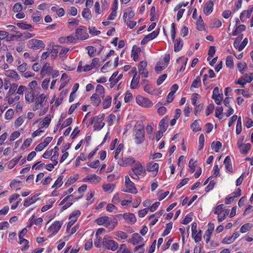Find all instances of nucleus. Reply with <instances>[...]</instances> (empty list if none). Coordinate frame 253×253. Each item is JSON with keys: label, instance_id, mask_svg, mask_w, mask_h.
<instances>
[{"label": "nucleus", "instance_id": "nucleus-22", "mask_svg": "<svg viewBox=\"0 0 253 253\" xmlns=\"http://www.w3.org/2000/svg\"><path fill=\"white\" fill-rule=\"evenodd\" d=\"M239 235L240 234L238 231L235 232L231 236L229 237V238H225L223 240H222V243L230 244L233 242L236 238H237Z\"/></svg>", "mask_w": 253, "mask_h": 253}, {"label": "nucleus", "instance_id": "nucleus-4", "mask_svg": "<svg viewBox=\"0 0 253 253\" xmlns=\"http://www.w3.org/2000/svg\"><path fill=\"white\" fill-rule=\"evenodd\" d=\"M28 46L29 48L34 50L43 49L45 47V45L42 41L35 39L29 41Z\"/></svg>", "mask_w": 253, "mask_h": 253}, {"label": "nucleus", "instance_id": "nucleus-55", "mask_svg": "<svg viewBox=\"0 0 253 253\" xmlns=\"http://www.w3.org/2000/svg\"><path fill=\"white\" fill-rule=\"evenodd\" d=\"M250 14L249 13V12H247L246 10L243 11L240 14V19L242 22H244L245 20L250 16Z\"/></svg>", "mask_w": 253, "mask_h": 253}, {"label": "nucleus", "instance_id": "nucleus-45", "mask_svg": "<svg viewBox=\"0 0 253 253\" xmlns=\"http://www.w3.org/2000/svg\"><path fill=\"white\" fill-rule=\"evenodd\" d=\"M25 100L26 101L31 103L33 102L34 100V96L33 95V91H31L30 92H28V93H26L25 94Z\"/></svg>", "mask_w": 253, "mask_h": 253}, {"label": "nucleus", "instance_id": "nucleus-54", "mask_svg": "<svg viewBox=\"0 0 253 253\" xmlns=\"http://www.w3.org/2000/svg\"><path fill=\"white\" fill-rule=\"evenodd\" d=\"M221 146V143L219 141H217L215 143L213 142L211 143V147L213 150L216 152H218L219 149Z\"/></svg>", "mask_w": 253, "mask_h": 253}, {"label": "nucleus", "instance_id": "nucleus-59", "mask_svg": "<svg viewBox=\"0 0 253 253\" xmlns=\"http://www.w3.org/2000/svg\"><path fill=\"white\" fill-rule=\"evenodd\" d=\"M172 227V222H169V223L167 224L166 228L163 233V236H165L166 235H168Z\"/></svg>", "mask_w": 253, "mask_h": 253}, {"label": "nucleus", "instance_id": "nucleus-25", "mask_svg": "<svg viewBox=\"0 0 253 253\" xmlns=\"http://www.w3.org/2000/svg\"><path fill=\"white\" fill-rule=\"evenodd\" d=\"M126 192L131 193L133 194H136L137 192L136 187L134 186V184L132 182H129L126 184Z\"/></svg>", "mask_w": 253, "mask_h": 253}, {"label": "nucleus", "instance_id": "nucleus-26", "mask_svg": "<svg viewBox=\"0 0 253 253\" xmlns=\"http://www.w3.org/2000/svg\"><path fill=\"white\" fill-rule=\"evenodd\" d=\"M213 5L212 1H209L206 3L204 8V11L205 14L208 15L212 12Z\"/></svg>", "mask_w": 253, "mask_h": 253}, {"label": "nucleus", "instance_id": "nucleus-64", "mask_svg": "<svg viewBox=\"0 0 253 253\" xmlns=\"http://www.w3.org/2000/svg\"><path fill=\"white\" fill-rule=\"evenodd\" d=\"M23 9L22 4L20 3H16L14 4L13 10L14 12H20Z\"/></svg>", "mask_w": 253, "mask_h": 253}, {"label": "nucleus", "instance_id": "nucleus-15", "mask_svg": "<svg viewBox=\"0 0 253 253\" xmlns=\"http://www.w3.org/2000/svg\"><path fill=\"white\" fill-rule=\"evenodd\" d=\"M52 139V137H46L44 141L40 143L39 144H38L35 150L36 151H41L42 150H43L45 147H46L48 144L51 142V141Z\"/></svg>", "mask_w": 253, "mask_h": 253}, {"label": "nucleus", "instance_id": "nucleus-30", "mask_svg": "<svg viewBox=\"0 0 253 253\" xmlns=\"http://www.w3.org/2000/svg\"><path fill=\"white\" fill-rule=\"evenodd\" d=\"M202 234V232L201 230H199L198 232L197 231L192 232V236L196 243H198L201 241Z\"/></svg>", "mask_w": 253, "mask_h": 253}, {"label": "nucleus", "instance_id": "nucleus-17", "mask_svg": "<svg viewBox=\"0 0 253 253\" xmlns=\"http://www.w3.org/2000/svg\"><path fill=\"white\" fill-rule=\"evenodd\" d=\"M123 217L125 220L129 224H133L136 220L135 215L131 213H124L123 214Z\"/></svg>", "mask_w": 253, "mask_h": 253}, {"label": "nucleus", "instance_id": "nucleus-7", "mask_svg": "<svg viewBox=\"0 0 253 253\" xmlns=\"http://www.w3.org/2000/svg\"><path fill=\"white\" fill-rule=\"evenodd\" d=\"M76 37L77 39H80L82 40H84L86 39L88 35L86 33L85 29H84V27L83 26H80L79 28L76 29L75 32Z\"/></svg>", "mask_w": 253, "mask_h": 253}, {"label": "nucleus", "instance_id": "nucleus-1", "mask_svg": "<svg viewBox=\"0 0 253 253\" xmlns=\"http://www.w3.org/2000/svg\"><path fill=\"white\" fill-rule=\"evenodd\" d=\"M146 174L145 169L142 165L137 162L135 166L132 168L131 170L129 172V175L133 179H138L139 176H144Z\"/></svg>", "mask_w": 253, "mask_h": 253}, {"label": "nucleus", "instance_id": "nucleus-37", "mask_svg": "<svg viewBox=\"0 0 253 253\" xmlns=\"http://www.w3.org/2000/svg\"><path fill=\"white\" fill-rule=\"evenodd\" d=\"M159 169V165L157 163H150L148 166L147 170L149 171H156L157 173Z\"/></svg>", "mask_w": 253, "mask_h": 253}, {"label": "nucleus", "instance_id": "nucleus-36", "mask_svg": "<svg viewBox=\"0 0 253 253\" xmlns=\"http://www.w3.org/2000/svg\"><path fill=\"white\" fill-rule=\"evenodd\" d=\"M85 180H87L88 181H90L91 182H94L95 181L97 182H99L100 180V178L97 176L96 174H90L87 175L85 178L84 179Z\"/></svg>", "mask_w": 253, "mask_h": 253}, {"label": "nucleus", "instance_id": "nucleus-8", "mask_svg": "<svg viewBox=\"0 0 253 253\" xmlns=\"http://www.w3.org/2000/svg\"><path fill=\"white\" fill-rule=\"evenodd\" d=\"M243 139L239 140L237 142V145L241 153L247 154L251 149V145L250 143H243Z\"/></svg>", "mask_w": 253, "mask_h": 253}, {"label": "nucleus", "instance_id": "nucleus-43", "mask_svg": "<svg viewBox=\"0 0 253 253\" xmlns=\"http://www.w3.org/2000/svg\"><path fill=\"white\" fill-rule=\"evenodd\" d=\"M51 117L50 115H47L42 122V127H47L50 123Z\"/></svg>", "mask_w": 253, "mask_h": 253}, {"label": "nucleus", "instance_id": "nucleus-19", "mask_svg": "<svg viewBox=\"0 0 253 253\" xmlns=\"http://www.w3.org/2000/svg\"><path fill=\"white\" fill-rule=\"evenodd\" d=\"M140 77L139 75H137L136 73L134 74L133 78L131 80L130 84V88L131 89H136L138 87L139 83Z\"/></svg>", "mask_w": 253, "mask_h": 253}, {"label": "nucleus", "instance_id": "nucleus-44", "mask_svg": "<svg viewBox=\"0 0 253 253\" xmlns=\"http://www.w3.org/2000/svg\"><path fill=\"white\" fill-rule=\"evenodd\" d=\"M245 29L246 26L244 25H240L233 31L232 35L233 36H236L240 34V33H241L242 32L245 31Z\"/></svg>", "mask_w": 253, "mask_h": 253}, {"label": "nucleus", "instance_id": "nucleus-42", "mask_svg": "<svg viewBox=\"0 0 253 253\" xmlns=\"http://www.w3.org/2000/svg\"><path fill=\"white\" fill-rule=\"evenodd\" d=\"M166 67V64L163 62H158L155 66V70L157 72H159L164 70Z\"/></svg>", "mask_w": 253, "mask_h": 253}, {"label": "nucleus", "instance_id": "nucleus-57", "mask_svg": "<svg viewBox=\"0 0 253 253\" xmlns=\"http://www.w3.org/2000/svg\"><path fill=\"white\" fill-rule=\"evenodd\" d=\"M236 131L237 134H240L242 131V122L241 117H239L237 120Z\"/></svg>", "mask_w": 253, "mask_h": 253}, {"label": "nucleus", "instance_id": "nucleus-32", "mask_svg": "<svg viewBox=\"0 0 253 253\" xmlns=\"http://www.w3.org/2000/svg\"><path fill=\"white\" fill-rule=\"evenodd\" d=\"M58 150H59L58 147L57 146H55L54 148V154L51 158V161L53 162L54 165H56L58 163V162L57 160L58 159V155H59Z\"/></svg>", "mask_w": 253, "mask_h": 253}, {"label": "nucleus", "instance_id": "nucleus-10", "mask_svg": "<svg viewBox=\"0 0 253 253\" xmlns=\"http://www.w3.org/2000/svg\"><path fill=\"white\" fill-rule=\"evenodd\" d=\"M147 62L146 61H141L138 65L139 73L142 77L147 78L148 77V71L146 69Z\"/></svg>", "mask_w": 253, "mask_h": 253}, {"label": "nucleus", "instance_id": "nucleus-33", "mask_svg": "<svg viewBox=\"0 0 253 253\" xmlns=\"http://www.w3.org/2000/svg\"><path fill=\"white\" fill-rule=\"evenodd\" d=\"M243 38V35L241 34L239 35L235 40L234 42V46L236 49H238L239 51H241L242 49H240V44Z\"/></svg>", "mask_w": 253, "mask_h": 253}, {"label": "nucleus", "instance_id": "nucleus-40", "mask_svg": "<svg viewBox=\"0 0 253 253\" xmlns=\"http://www.w3.org/2000/svg\"><path fill=\"white\" fill-rule=\"evenodd\" d=\"M226 66L227 68L232 69L234 67L233 57L231 56H228L226 60Z\"/></svg>", "mask_w": 253, "mask_h": 253}, {"label": "nucleus", "instance_id": "nucleus-27", "mask_svg": "<svg viewBox=\"0 0 253 253\" xmlns=\"http://www.w3.org/2000/svg\"><path fill=\"white\" fill-rule=\"evenodd\" d=\"M183 41L182 39L178 38L175 40V42L174 45V50L175 52L179 51L183 46Z\"/></svg>", "mask_w": 253, "mask_h": 253}, {"label": "nucleus", "instance_id": "nucleus-58", "mask_svg": "<svg viewBox=\"0 0 253 253\" xmlns=\"http://www.w3.org/2000/svg\"><path fill=\"white\" fill-rule=\"evenodd\" d=\"M82 15L85 19H90L91 17L90 10L87 8L84 9L82 12Z\"/></svg>", "mask_w": 253, "mask_h": 253}, {"label": "nucleus", "instance_id": "nucleus-48", "mask_svg": "<svg viewBox=\"0 0 253 253\" xmlns=\"http://www.w3.org/2000/svg\"><path fill=\"white\" fill-rule=\"evenodd\" d=\"M36 201L35 196H33L31 198H26L24 203V206L25 207H28L31 204L34 203Z\"/></svg>", "mask_w": 253, "mask_h": 253}, {"label": "nucleus", "instance_id": "nucleus-2", "mask_svg": "<svg viewBox=\"0 0 253 253\" xmlns=\"http://www.w3.org/2000/svg\"><path fill=\"white\" fill-rule=\"evenodd\" d=\"M118 244L114 240L111 239V237L106 235L102 241V247L105 249L115 251L118 248Z\"/></svg>", "mask_w": 253, "mask_h": 253}, {"label": "nucleus", "instance_id": "nucleus-35", "mask_svg": "<svg viewBox=\"0 0 253 253\" xmlns=\"http://www.w3.org/2000/svg\"><path fill=\"white\" fill-rule=\"evenodd\" d=\"M117 253H132L131 251L127 248L126 244H122L119 248Z\"/></svg>", "mask_w": 253, "mask_h": 253}, {"label": "nucleus", "instance_id": "nucleus-28", "mask_svg": "<svg viewBox=\"0 0 253 253\" xmlns=\"http://www.w3.org/2000/svg\"><path fill=\"white\" fill-rule=\"evenodd\" d=\"M99 96L100 95L98 93H94L90 97L91 101L95 106H98L101 103V100L100 99Z\"/></svg>", "mask_w": 253, "mask_h": 253}, {"label": "nucleus", "instance_id": "nucleus-12", "mask_svg": "<svg viewBox=\"0 0 253 253\" xmlns=\"http://www.w3.org/2000/svg\"><path fill=\"white\" fill-rule=\"evenodd\" d=\"M62 223L59 221H54L48 228L49 232H52L51 235H55L61 228Z\"/></svg>", "mask_w": 253, "mask_h": 253}, {"label": "nucleus", "instance_id": "nucleus-49", "mask_svg": "<svg viewBox=\"0 0 253 253\" xmlns=\"http://www.w3.org/2000/svg\"><path fill=\"white\" fill-rule=\"evenodd\" d=\"M63 178V175H60L58 177L57 179L55 181L54 184L52 186V188H58L62 186L63 184L62 179Z\"/></svg>", "mask_w": 253, "mask_h": 253}, {"label": "nucleus", "instance_id": "nucleus-24", "mask_svg": "<svg viewBox=\"0 0 253 253\" xmlns=\"http://www.w3.org/2000/svg\"><path fill=\"white\" fill-rule=\"evenodd\" d=\"M35 36L34 34L30 33L29 32H24L22 34H20L19 35L12 36V37L17 36L19 38H21L22 41H25L31 38L34 37Z\"/></svg>", "mask_w": 253, "mask_h": 253}, {"label": "nucleus", "instance_id": "nucleus-39", "mask_svg": "<svg viewBox=\"0 0 253 253\" xmlns=\"http://www.w3.org/2000/svg\"><path fill=\"white\" fill-rule=\"evenodd\" d=\"M253 225L251 223H248L244 224L240 229V232L244 233L249 231L252 227Z\"/></svg>", "mask_w": 253, "mask_h": 253}, {"label": "nucleus", "instance_id": "nucleus-41", "mask_svg": "<svg viewBox=\"0 0 253 253\" xmlns=\"http://www.w3.org/2000/svg\"><path fill=\"white\" fill-rule=\"evenodd\" d=\"M95 91V93H98L102 98L104 97V88L102 85H97L96 87Z\"/></svg>", "mask_w": 253, "mask_h": 253}, {"label": "nucleus", "instance_id": "nucleus-14", "mask_svg": "<svg viewBox=\"0 0 253 253\" xmlns=\"http://www.w3.org/2000/svg\"><path fill=\"white\" fill-rule=\"evenodd\" d=\"M95 222L99 225H103L108 227L110 225L111 220L108 216H103L97 218L95 220Z\"/></svg>", "mask_w": 253, "mask_h": 253}, {"label": "nucleus", "instance_id": "nucleus-51", "mask_svg": "<svg viewBox=\"0 0 253 253\" xmlns=\"http://www.w3.org/2000/svg\"><path fill=\"white\" fill-rule=\"evenodd\" d=\"M191 127L193 130V131L197 132L199 130H201V128L200 126L199 121L198 120H195L194 123L191 125Z\"/></svg>", "mask_w": 253, "mask_h": 253}, {"label": "nucleus", "instance_id": "nucleus-20", "mask_svg": "<svg viewBox=\"0 0 253 253\" xmlns=\"http://www.w3.org/2000/svg\"><path fill=\"white\" fill-rule=\"evenodd\" d=\"M143 238L138 233L132 234L130 242L134 245H136L143 241Z\"/></svg>", "mask_w": 253, "mask_h": 253}, {"label": "nucleus", "instance_id": "nucleus-47", "mask_svg": "<svg viewBox=\"0 0 253 253\" xmlns=\"http://www.w3.org/2000/svg\"><path fill=\"white\" fill-rule=\"evenodd\" d=\"M18 87V84L16 83H14L11 84V85L9 87V90L7 93V95L8 96L12 95L16 91Z\"/></svg>", "mask_w": 253, "mask_h": 253}, {"label": "nucleus", "instance_id": "nucleus-38", "mask_svg": "<svg viewBox=\"0 0 253 253\" xmlns=\"http://www.w3.org/2000/svg\"><path fill=\"white\" fill-rule=\"evenodd\" d=\"M139 50V48H137L136 45L133 46L131 51V56L133 57V60L135 61H137L138 59V51Z\"/></svg>", "mask_w": 253, "mask_h": 253}, {"label": "nucleus", "instance_id": "nucleus-63", "mask_svg": "<svg viewBox=\"0 0 253 253\" xmlns=\"http://www.w3.org/2000/svg\"><path fill=\"white\" fill-rule=\"evenodd\" d=\"M200 98V95L196 93L192 94L191 97L192 103L194 106H196V102Z\"/></svg>", "mask_w": 253, "mask_h": 253}, {"label": "nucleus", "instance_id": "nucleus-9", "mask_svg": "<svg viewBox=\"0 0 253 253\" xmlns=\"http://www.w3.org/2000/svg\"><path fill=\"white\" fill-rule=\"evenodd\" d=\"M253 80V73L249 74H246L244 77L240 78L237 82H235L236 84H240L242 86L247 83L251 82Z\"/></svg>", "mask_w": 253, "mask_h": 253}, {"label": "nucleus", "instance_id": "nucleus-21", "mask_svg": "<svg viewBox=\"0 0 253 253\" xmlns=\"http://www.w3.org/2000/svg\"><path fill=\"white\" fill-rule=\"evenodd\" d=\"M52 70V68L50 66L49 63H46L42 69L41 75L43 77L46 74L50 73Z\"/></svg>", "mask_w": 253, "mask_h": 253}, {"label": "nucleus", "instance_id": "nucleus-62", "mask_svg": "<svg viewBox=\"0 0 253 253\" xmlns=\"http://www.w3.org/2000/svg\"><path fill=\"white\" fill-rule=\"evenodd\" d=\"M237 67L239 69L240 72L243 73L244 72V69L247 68V64L245 62H239L237 64Z\"/></svg>", "mask_w": 253, "mask_h": 253}, {"label": "nucleus", "instance_id": "nucleus-29", "mask_svg": "<svg viewBox=\"0 0 253 253\" xmlns=\"http://www.w3.org/2000/svg\"><path fill=\"white\" fill-rule=\"evenodd\" d=\"M224 164L225 165L226 169L229 172L232 171V166L231 162V159L229 156H227L224 161Z\"/></svg>", "mask_w": 253, "mask_h": 253}, {"label": "nucleus", "instance_id": "nucleus-31", "mask_svg": "<svg viewBox=\"0 0 253 253\" xmlns=\"http://www.w3.org/2000/svg\"><path fill=\"white\" fill-rule=\"evenodd\" d=\"M16 25L19 28L23 30H28L30 31H32V29H33L32 25L26 24L23 22L17 23Z\"/></svg>", "mask_w": 253, "mask_h": 253}, {"label": "nucleus", "instance_id": "nucleus-13", "mask_svg": "<svg viewBox=\"0 0 253 253\" xmlns=\"http://www.w3.org/2000/svg\"><path fill=\"white\" fill-rule=\"evenodd\" d=\"M134 163L135 160L132 157L122 158V159L119 160L118 162V164L123 167H127L132 165Z\"/></svg>", "mask_w": 253, "mask_h": 253}, {"label": "nucleus", "instance_id": "nucleus-50", "mask_svg": "<svg viewBox=\"0 0 253 253\" xmlns=\"http://www.w3.org/2000/svg\"><path fill=\"white\" fill-rule=\"evenodd\" d=\"M32 20L34 22H38L42 19L41 14L40 12L37 11L35 12L32 15Z\"/></svg>", "mask_w": 253, "mask_h": 253}, {"label": "nucleus", "instance_id": "nucleus-56", "mask_svg": "<svg viewBox=\"0 0 253 253\" xmlns=\"http://www.w3.org/2000/svg\"><path fill=\"white\" fill-rule=\"evenodd\" d=\"M240 196V194H238L236 195H233L232 194L229 196L228 198H226L225 200V203L226 204H229L232 202H233L235 198L239 197Z\"/></svg>", "mask_w": 253, "mask_h": 253}, {"label": "nucleus", "instance_id": "nucleus-52", "mask_svg": "<svg viewBox=\"0 0 253 253\" xmlns=\"http://www.w3.org/2000/svg\"><path fill=\"white\" fill-rule=\"evenodd\" d=\"M200 84H201V78L200 76H198L193 82L192 85L191 86L190 89H191L192 88H193V87L198 88Z\"/></svg>", "mask_w": 253, "mask_h": 253}, {"label": "nucleus", "instance_id": "nucleus-53", "mask_svg": "<svg viewBox=\"0 0 253 253\" xmlns=\"http://www.w3.org/2000/svg\"><path fill=\"white\" fill-rule=\"evenodd\" d=\"M235 93L237 94H242L244 96L246 97H250L251 96V94L249 93L244 89H237L235 90Z\"/></svg>", "mask_w": 253, "mask_h": 253}, {"label": "nucleus", "instance_id": "nucleus-11", "mask_svg": "<svg viewBox=\"0 0 253 253\" xmlns=\"http://www.w3.org/2000/svg\"><path fill=\"white\" fill-rule=\"evenodd\" d=\"M36 104H39L41 107L45 106L48 109V103L47 102V97L44 94H40L36 98Z\"/></svg>", "mask_w": 253, "mask_h": 253}, {"label": "nucleus", "instance_id": "nucleus-6", "mask_svg": "<svg viewBox=\"0 0 253 253\" xmlns=\"http://www.w3.org/2000/svg\"><path fill=\"white\" fill-rule=\"evenodd\" d=\"M134 139L137 144H141L145 139L144 130L143 128L135 129L134 130Z\"/></svg>", "mask_w": 253, "mask_h": 253}, {"label": "nucleus", "instance_id": "nucleus-60", "mask_svg": "<svg viewBox=\"0 0 253 253\" xmlns=\"http://www.w3.org/2000/svg\"><path fill=\"white\" fill-rule=\"evenodd\" d=\"M214 213L218 215V220L220 222L221 218L220 217V214L221 213V205H218L214 211Z\"/></svg>", "mask_w": 253, "mask_h": 253}, {"label": "nucleus", "instance_id": "nucleus-3", "mask_svg": "<svg viewBox=\"0 0 253 253\" xmlns=\"http://www.w3.org/2000/svg\"><path fill=\"white\" fill-rule=\"evenodd\" d=\"M104 115L101 114L93 118L91 124L94 125V130H100L105 125L103 122Z\"/></svg>", "mask_w": 253, "mask_h": 253}, {"label": "nucleus", "instance_id": "nucleus-61", "mask_svg": "<svg viewBox=\"0 0 253 253\" xmlns=\"http://www.w3.org/2000/svg\"><path fill=\"white\" fill-rule=\"evenodd\" d=\"M14 111L12 109H8L5 113V118L6 120H10L13 118Z\"/></svg>", "mask_w": 253, "mask_h": 253}, {"label": "nucleus", "instance_id": "nucleus-18", "mask_svg": "<svg viewBox=\"0 0 253 253\" xmlns=\"http://www.w3.org/2000/svg\"><path fill=\"white\" fill-rule=\"evenodd\" d=\"M4 74L7 77L11 78L15 81H18L20 79L19 76L17 72L14 70H6L5 71Z\"/></svg>", "mask_w": 253, "mask_h": 253}, {"label": "nucleus", "instance_id": "nucleus-16", "mask_svg": "<svg viewBox=\"0 0 253 253\" xmlns=\"http://www.w3.org/2000/svg\"><path fill=\"white\" fill-rule=\"evenodd\" d=\"M141 84L143 87L144 90L149 94H153V87L152 85L149 83V81L147 80H143L141 82Z\"/></svg>", "mask_w": 253, "mask_h": 253}, {"label": "nucleus", "instance_id": "nucleus-46", "mask_svg": "<svg viewBox=\"0 0 253 253\" xmlns=\"http://www.w3.org/2000/svg\"><path fill=\"white\" fill-rule=\"evenodd\" d=\"M188 166L189 167L190 171L191 173L194 172L195 170V168L197 166L196 161H194L193 159H190Z\"/></svg>", "mask_w": 253, "mask_h": 253}, {"label": "nucleus", "instance_id": "nucleus-34", "mask_svg": "<svg viewBox=\"0 0 253 253\" xmlns=\"http://www.w3.org/2000/svg\"><path fill=\"white\" fill-rule=\"evenodd\" d=\"M112 102V97L110 95L106 96L104 99V101L102 103L103 108L104 109H107L109 108Z\"/></svg>", "mask_w": 253, "mask_h": 253}, {"label": "nucleus", "instance_id": "nucleus-5", "mask_svg": "<svg viewBox=\"0 0 253 253\" xmlns=\"http://www.w3.org/2000/svg\"><path fill=\"white\" fill-rule=\"evenodd\" d=\"M136 101L139 105L143 107L149 108L153 105L152 102L150 99L141 95L136 96Z\"/></svg>", "mask_w": 253, "mask_h": 253}, {"label": "nucleus", "instance_id": "nucleus-23", "mask_svg": "<svg viewBox=\"0 0 253 253\" xmlns=\"http://www.w3.org/2000/svg\"><path fill=\"white\" fill-rule=\"evenodd\" d=\"M168 119V117L166 116L160 121L159 123V127L161 129L160 130L165 132L167 129L168 127L167 123Z\"/></svg>", "mask_w": 253, "mask_h": 253}]
</instances>
